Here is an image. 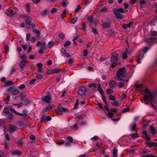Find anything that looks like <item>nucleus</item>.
<instances>
[{
	"mask_svg": "<svg viewBox=\"0 0 157 157\" xmlns=\"http://www.w3.org/2000/svg\"><path fill=\"white\" fill-rule=\"evenodd\" d=\"M126 68L123 67L120 69L117 72L116 75L117 76H121V77H124L125 76L124 72L125 71Z\"/></svg>",
	"mask_w": 157,
	"mask_h": 157,
	"instance_id": "4",
	"label": "nucleus"
},
{
	"mask_svg": "<svg viewBox=\"0 0 157 157\" xmlns=\"http://www.w3.org/2000/svg\"><path fill=\"white\" fill-rule=\"evenodd\" d=\"M74 59L72 58H70L68 59L67 61V63L68 64H70L73 62Z\"/></svg>",
	"mask_w": 157,
	"mask_h": 157,
	"instance_id": "58",
	"label": "nucleus"
},
{
	"mask_svg": "<svg viewBox=\"0 0 157 157\" xmlns=\"http://www.w3.org/2000/svg\"><path fill=\"white\" fill-rule=\"evenodd\" d=\"M148 50V48L147 47H145L143 49L142 51H139L137 53L136 55V61L138 63H140V61L143 57V53H146Z\"/></svg>",
	"mask_w": 157,
	"mask_h": 157,
	"instance_id": "2",
	"label": "nucleus"
},
{
	"mask_svg": "<svg viewBox=\"0 0 157 157\" xmlns=\"http://www.w3.org/2000/svg\"><path fill=\"white\" fill-rule=\"evenodd\" d=\"M14 82L11 80L7 81L5 83V86H11L14 84Z\"/></svg>",
	"mask_w": 157,
	"mask_h": 157,
	"instance_id": "20",
	"label": "nucleus"
},
{
	"mask_svg": "<svg viewBox=\"0 0 157 157\" xmlns=\"http://www.w3.org/2000/svg\"><path fill=\"white\" fill-rule=\"evenodd\" d=\"M118 54L116 52L113 53L111 57V61L112 63L111 64L112 68L115 67L117 65V62L118 60Z\"/></svg>",
	"mask_w": 157,
	"mask_h": 157,
	"instance_id": "3",
	"label": "nucleus"
},
{
	"mask_svg": "<svg viewBox=\"0 0 157 157\" xmlns=\"http://www.w3.org/2000/svg\"><path fill=\"white\" fill-rule=\"evenodd\" d=\"M17 129V126L15 125H13L9 127L7 129V130L9 132L13 133Z\"/></svg>",
	"mask_w": 157,
	"mask_h": 157,
	"instance_id": "8",
	"label": "nucleus"
},
{
	"mask_svg": "<svg viewBox=\"0 0 157 157\" xmlns=\"http://www.w3.org/2000/svg\"><path fill=\"white\" fill-rule=\"evenodd\" d=\"M118 86L119 88H121L125 86V83L123 82H119L118 83Z\"/></svg>",
	"mask_w": 157,
	"mask_h": 157,
	"instance_id": "34",
	"label": "nucleus"
},
{
	"mask_svg": "<svg viewBox=\"0 0 157 157\" xmlns=\"http://www.w3.org/2000/svg\"><path fill=\"white\" fill-rule=\"evenodd\" d=\"M19 58L21 59L25 60L27 58V56L25 54H24L21 56H20Z\"/></svg>",
	"mask_w": 157,
	"mask_h": 157,
	"instance_id": "60",
	"label": "nucleus"
},
{
	"mask_svg": "<svg viewBox=\"0 0 157 157\" xmlns=\"http://www.w3.org/2000/svg\"><path fill=\"white\" fill-rule=\"evenodd\" d=\"M105 4L103 0H100L98 5L99 6H102Z\"/></svg>",
	"mask_w": 157,
	"mask_h": 157,
	"instance_id": "47",
	"label": "nucleus"
},
{
	"mask_svg": "<svg viewBox=\"0 0 157 157\" xmlns=\"http://www.w3.org/2000/svg\"><path fill=\"white\" fill-rule=\"evenodd\" d=\"M52 70L53 71V74H57L60 72V69L59 68H56L53 69Z\"/></svg>",
	"mask_w": 157,
	"mask_h": 157,
	"instance_id": "23",
	"label": "nucleus"
},
{
	"mask_svg": "<svg viewBox=\"0 0 157 157\" xmlns=\"http://www.w3.org/2000/svg\"><path fill=\"white\" fill-rule=\"evenodd\" d=\"M131 126L132 131H135L136 128V123L133 122L131 124Z\"/></svg>",
	"mask_w": 157,
	"mask_h": 157,
	"instance_id": "27",
	"label": "nucleus"
},
{
	"mask_svg": "<svg viewBox=\"0 0 157 157\" xmlns=\"http://www.w3.org/2000/svg\"><path fill=\"white\" fill-rule=\"evenodd\" d=\"M113 12L115 14L116 17L117 18L122 19L123 18V15L118 12V10L117 9H113Z\"/></svg>",
	"mask_w": 157,
	"mask_h": 157,
	"instance_id": "9",
	"label": "nucleus"
},
{
	"mask_svg": "<svg viewBox=\"0 0 157 157\" xmlns=\"http://www.w3.org/2000/svg\"><path fill=\"white\" fill-rule=\"evenodd\" d=\"M139 136L138 135L137 133H133L131 135V138L132 139H135L137 138Z\"/></svg>",
	"mask_w": 157,
	"mask_h": 157,
	"instance_id": "25",
	"label": "nucleus"
},
{
	"mask_svg": "<svg viewBox=\"0 0 157 157\" xmlns=\"http://www.w3.org/2000/svg\"><path fill=\"white\" fill-rule=\"evenodd\" d=\"M117 149L116 148H114L113 151V156L112 157H117Z\"/></svg>",
	"mask_w": 157,
	"mask_h": 157,
	"instance_id": "19",
	"label": "nucleus"
},
{
	"mask_svg": "<svg viewBox=\"0 0 157 157\" xmlns=\"http://www.w3.org/2000/svg\"><path fill=\"white\" fill-rule=\"evenodd\" d=\"M58 109L60 114H62L63 113H65L68 111L67 109L62 107L61 105H59L58 106Z\"/></svg>",
	"mask_w": 157,
	"mask_h": 157,
	"instance_id": "6",
	"label": "nucleus"
},
{
	"mask_svg": "<svg viewBox=\"0 0 157 157\" xmlns=\"http://www.w3.org/2000/svg\"><path fill=\"white\" fill-rule=\"evenodd\" d=\"M31 36V34L29 33H27L26 34V40L27 41H29V40L30 37Z\"/></svg>",
	"mask_w": 157,
	"mask_h": 157,
	"instance_id": "36",
	"label": "nucleus"
},
{
	"mask_svg": "<svg viewBox=\"0 0 157 157\" xmlns=\"http://www.w3.org/2000/svg\"><path fill=\"white\" fill-rule=\"evenodd\" d=\"M4 136H5V138L8 141H9L10 140V138L9 137V136L8 135V134L7 133H4Z\"/></svg>",
	"mask_w": 157,
	"mask_h": 157,
	"instance_id": "43",
	"label": "nucleus"
},
{
	"mask_svg": "<svg viewBox=\"0 0 157 157\" xmlns=\"http://www.w3.org/2000/svg\"><path fill=\"white\" fill-rule=\"evenodd\" d=\"M83 54L85 56H86L88 54V51L87 49H84L83 52Z\"/></svg>",
	"mask_w": 157,
	"mask_h": 157,
	"instance_id": "44",
	"label": "nucleus"
},
{
	"mask_svg": "<svg viewBox=\"0 0 157 157\" xmlns=\"http://www.w3.org/2000/svg\"><path fill=\"white\" fill-rule=\"evenodd\" d=\"M57 11V9L56 8H52L50 11V12L51 13H55Z\"/></svg>",
	"mask_w": 157,
	"mask_h": 157,
	"instance_id": "50",
	"label": "nucleus"
},
{
	"mask_svg": "<svg viewBox=\"0 0 157 157\" xmlns=\"http://www.w3.org/2000/svg\"><path fill=\"white\" fill-rule=\"evenodd\" d=\"M130 110V108L129 107H128L127 108H125L124 109L122 110V113H124L126 112H128Z\"/></svg>",
	"mask_w": 157,
	"mask_h": 157,
	"instance_id": "51",
	"label": "nucleus"
},
{
	"mask_svg": "<svg viewBox=\"0 0 157 157\" xmlns=\"http://www.w3.org/2000/svg\"><path fill=\"white\" fill-rule=\"evenodd\" d=\"M42 100L46 103L49 104L51 103L52 97L49 96H45L43 98Z\"/></svg>",
	"mask_w": 157,
	"mask_h": 157,
	"instance_id": "7",
	"label": "nucleus"
},
{
	"mask_svg": "<svg viewBox=\"0 0 157 157\" xmlns=\"http://www.w3.org/2000/svg\"><path fill=\"white\" fill-rule=\"evenodd\" d=\"M25 87V86L24 84H21L18 87V88L20 89H22Z\"/></svg>",
	"mask_w": 157,
	"mask_h": 157,
	"instance_id": "64",
	"label": "nucleus"
},
{
	"mask_svg": "<svg viewBox=\"0 0 157 157\" xmlns=\"http://www.w3.org/2000/svg\"><path fill=\"white\" fill-rule=\"evenodd\" d=\"M111 104L112 105H115L116 106H119L120 105L118 102L116 101V100H114V101H111Z\"/></svg>",
	"mask_w": 157,
	"mask_h": 157,
	"instance_id": "30",
	"label": "nucleus"
},
{
	"mask_svg": "<svg viewBox=\"0 0 157 157\" xmlns=\"http://www.w3.org/2000/svg\"><path fill=\"white\" fill-rule=\"evenodd\" d=\"M109 87L112 88H115L117 85L116 82L112 80L109 81Z\"/></svg>",
	"mask_w": 157,
	"mask_h": 157,
	"instance_id": "12",
	"label": "nucleus"
},
{
	"mask_svg": "<svg viewBox=\"0 0 157 157\" xmlns=\"http://www.w3.org/2000/svg\"><path fill=\"white\" fill-rule=\"evenodd\" d=\"M81 9V7L79 5H78L75 10V12H76L79 11Z\"/></svg>",
	"mask_w": 157,
	"mask_h": 157,
	"instance_id": "61",
	"label": "nucleus"
},
{
	"mask_svg": "<svg viewBox=\"0 0 157 157\" xmlns=\"http://www.w3.org/2000/svg\"><path fill=\"white\" fill-rule=\"evenodd\" d=\"M36 78H33L29 82V83L31 84H33L36 81Z\"/></svg>",
	"mask_w": 157,
	"mask_h": 157,
	"instance_id": "55",
	"label": "nucleus"
},
{
	"mask_svg": "<svg viewBox=\"0 0 157 157\" xmlns=\"http://www.w3.org/2000/svg\"><path fill=\"white\" fill-rule=\"evenodd\" d=\"M97 87L98 90L99 92L101 94V95L104 94V91L102 89L101 85L100 83H98L97 84Z\"/></svg>",
	"mask_w": 157,
	"mask_h": 157,
	"instance_id": "13",
	"label": "nucleus"
},
{
	"mask_svg": "<svg viewBox=\"0 0 157 157\" xmlns=\"http://www.w3.org/2000/svg\"><path fill=\"white\" fill-rule=\"evenodd\" d=\"M6 14L8 16L10 17H13L15 14V13L14 12V11L12 10L8 12H6Z\"/></svg>",
	"mask_w": 157,
	"mask_h": 157,
	"instance_id": "17",
	"label": "nucleus"
},
{
	"mask_svg": "<svg viewBox=\"0 0 157 157\" xmlns=\"http://www.w3.org/2000/svg\"><path fill=\"white\" fill-rule=\"evenodd\" d=\"M36 77L37 79L40 80L42 79L44 77L43 75L40 74L37 75Z\"/></svg>",
	"mask_w": 157,
	"mask_h": 157,
	"instance_id": "39",
	"label": "nucleus"
},
{
	"mask_svg": "<svg viewBox=\"0 0 157 157\" xmlns=\"http://www.w3.org/2000/svg\"><path fill=\"white\" fill-rule=\"evenodd\" d=\"M108 11V8L105 6L103 7L100 10V11L101 12H107Z\"/></svg>",
	"mask_w": 157,
	"mask_h": 157,
	"instance_id": "32",
	"label": "nucleus"
},
{
	"mask_svg": "<svg viewBox=\"0 0 157 157\" xmlns=\"http://www.w3.org/2000/svg\"><path fill=\"white\" fill-rule=\"evenodd\" d=\"M22 112L23 114H25L24 115L25 117H26L28 115L27 113L28 112V111L27 109H23Z\"/></svg>",
	"mask_w": 157,
	"mask_h": 157,
	"instance_id": "41",
	"label": "nucleus"
},
{
	"mask_svg": "<svg viewBox=\"0 0 157 157\" xmlns=\"http://www.w3.org/2000/svg\"><path fill=\"white\" fill-rule=\"evenodd\" d=\"M19 91L17 89H14L11 92V94L13 95H18L19 93Z\"/></svg>",
	"mask_w": 157,
	"mask_h": 157,
	"instance_id": "14",
	"label": "nucleus"
},
{
	"mask_svg": "<svg viewBox=\"0 0 157 157\" xmlns=\"http://www.w3.org/2000/svg\"><path fill=\"white\" fill-rule=\"evenodd\" d=\"M7 118L8 119L12 120L13 119V117L12 114H10L7 116Z\"/></svg>",
	"mask_w": 157,
	"mask_h": 157,
	"instance_id": "49",
	"label": "nucleus"
},
{
	"mask_svg": "<svg viewBox=\"0 0 157 157\" xmlns=\"http://www.w3.org/2000/svg\"><path fill=\"white\" fill-rule=\"evenodd\" d=\"M71 44V42L70 41H67L65 42L64 44V46L65 47L68 46L70 45Z\"/></svg>",
	"mask_w": 157,
	"mask_h": 157,
	"instance_id": "37",
	"label": "nucleus"
},
{
	"mask_svg": "<svg viewBox=\"0 0 157 157\" xmlns=\"http://www.w3.org/2000/svg\"><path fill=\"white\" fill-rule=\"evenodd\" d=\"M66 139L69 140L70 142L71 143H72L73 141V138L71 136L67 137L66 138Z\"/></svg>",
	"mask_w": 157,
	"mask_h": 157,
	"instance_id": "59",
	"label": "nucleus"
},
{
	"mask_svg": "<svg viewBox=\"0 0 157 157\" xmlns=\"http://www.w3.org/2000/svg\"><path fill=\"white\" fill-rule=\"evenodd\" d=\"M107 114L108 116L111 118H113L114 115V113L111 112L110 111V110H109V111H108Z\"/></svg>",
	"mask_w": 157,
	"mask_h": 157,
	"instance_id": "28",
	"label": "nucleus"
},
{
	"mask_svg": "<svg viewBox=\"0 0 157 157\" xmlns=\"http://www.w3.org/2000/svg\"><path fill=\"white\" fill-rule=\"evenodd\" d=\"M21 46L24 50H26L28 48V46L25 44H22Z\"/></svg>",
	"mask_w": 157,
	"mask_h": 157,
	"instance_id": "63",
	"label": "nucleus"
},
{
	"mask_svg": "<svg viewBox=\"0 0 157 157\" xmlns=\"http://www.w3.org/2000/svg\"><path fill=\"white\" fill-rule=\"evenodd\" d=\"M150 130L151 131V133L154 135L155 134L156 131L155 129V128L153 125H151L150 128Z\"/></svg>",
	"mask_w": 157,
	"mask_h": 157,
	"instance_id": "22",
	"label": "nucleus"
},
{
	"mask_svg": "<svg viewBox=\"0 0 157 157\" xmlns=\"http://www.w3.org/2000/svg\"><path fill=\"white\" fill-rule=\"evenodd\" d=\"M10 96H7L5 98V103L6 104H8V102L10 101Z\"/></svg>",
	"mask_w": 157,
	"mask_h": 157,
	"instance_id": "42",
	"label": "nucleus"
},
{
	"mask_svg": "<svg viewBox=\"0 0 157 157\" xmlns=\"http://www.w3.org/2000/svg\"><path fill=\"white\" fill-rule=\"evenodd\" d=\"M71 143L68 142V141L65 142L64 144L66 146H69L71 145Z\"/></svg>",
	"mask_w": 157,
	"mask_h": 157,
	"instance_id": "53",
	"label": "nucleus"
},
{
	"mask_svg": "<svg viewBox=\"0 0 157 157\" xmlns=\"http://www.w3.org/2000/svg\"><path fill=\"white\" fill-rule=\"evenodd\" d=\"M54 107V105L53 104L49 105L43 109V110L42 111V112L43 113H46L48 110H49L52 109Z\"/></svg>",
	"mask_w": 157,
	"mask_h": 157,
	"instance_id": "10",
	"label": "nucleus"
},
{
	"mask_svg": "<svg viewBox=\"0 0 157 157\" xmlns=\"http://www.w3.org/2000/svg\"><path fill=\"white\" fill-rule=\"evenodd\" d=\"M12 153V155L14 156L15 155H17L18 156L20 155L21 154V152L18 151L16 150L13 151H11L10 152Z\"/></svg>",
	"mask_w": 157,
	"mask_h": 157,
	"instance_id": "16",
	"label": "nucleus"
},
{
	"mask_svg": "<svg viewBox=\"0 0 157 157\" xmlns=\"http://www.w3.org/2000/svg\"><path fill=\"white\" fill-rule=\"evenodd\" d=\"M144 92L146 94L148 95H145L143 97V99L144 101L147 100L149 99H150L151 102V105L155 109H157V106L155 107L154 105L152 103L154 102L155 101L154 98V94L150 92L149 89L146 88L144 90Z\"/></svg>",
	"mask_w": 157,
	"mask_h": 157,
	"instance_id": "1",
	"label": "nucleus"
},
{
	"mask_svg": "<svg viewBox=\"0 0 157 157\" xmlns=\"http://www.w3.org/2000/svg\"><path fill=\"white\" fill-rule=\"evenodd\" d=\"M15 105L17 106L18 108H19L22 106L23 103L22 102H20L18 104H15Z\"/></svg>",
	"mask_w": 157,
	"mask_h": 157,
	"instance_id": "52",
	"label": "nucleus"
},
{
	"mask_svg": "<svg viewBox=\"0 0 157 157\" xmlns=\"http://www.w3.org/2000/svg\"><path fill=\"white\" fill-rule=\"evenodd\" d=\"M3 112L6 114H8L9 113V110L7 108L5 107L4 109Z\"/></svg>",
	"mask_w": 157,
	"mask_h": 157,
	"instance_id": "35",
	"label": "nucleus"
},
{
	"mask_svg": "<svg viewBox=\"0 0 157 157\" xmlns=\"http://www.w3.org/2000/svg\"><path fill=\"white\" fill-rule=\"evenodd\" d=\"M128 48H126L124 53L122 55L123 58V59H126L128 57L127 54L128 53Z\"/></svg>",
	"mask_w": 157,
	"mask_h": 157,
	"instance_id": "15",
	"label": "nucleus"
},
{
	"mask_svg": "<svg viewBox=\"0 0 157 157\" xmlns=\"http://www.w3.org/2000/svg\"><path fill=\"white\" fill-rule=\"evenodd\" d=\"M78 102H79V100L77 99L76 101L75 104V105L74 106V108L75 109H76L78 107Z\"/></svg>",
	"mask_w": 157,
	"mask_h": 157,
	"instance_id": "57",
	"label": "nucleus"
},
{
	"mask_svg": "<svg viewBox=\"0 0 157 157\" xmlns=\"http://www.w3.org/2000/svg\"><path fill=\"white\" fill-rule=\"evenodd\" d=\"M54 44V42L53 41H49L48 44V47L50 48H51Z\"/></svg>",
	"mask_w": 157,
	"mask_h": 157,
	"instance_id": "26",
	"label": "nucleus"
},
{
	"mask_svg": "<svg viewBox=\"0 0 157 157\" xmlns=\"http://www.w3.org/2000/svg\"><path fill=\"white\" fill-rule=\"evenodd\" d=\"M40 48L43 49L44 50L46 48V43L44 42H42Z\"/></svg>",
	"mask_w": 157,
	"mask_h": 157,
	"instance_id": "33",
	"label": "nucleus"
},
{
	"mask_svg": "<svg viewBox=\"0 0 157 157\" xmlns=\"http://www.w3.org/2000/svg\"><path fill=\"white\" fill-rule=\"evenodd\" d=\"M150 33L152 36L157 35V31H150Z\"/></svg>",
	"mask_w": 157,
	"mask_h": 157,
	"instance_id": "46",
	"label": "nucleus"
},
{
	"mask_svg": "<svg viewBox=\"0 0 157 157\" xmlns=\"http://www.w3.org/2000/svg\"><path fill=\"white\" fill-rule=\"evenodd\" d=\"M86 90L85 88L82 87H81L79 88V89L78 91V94L80 95H82L86 92Z\"/></svg>",
	"mask_w": 157,
	"mask_h": 157,
	"instance_id": "11",
	"label": "nucleus"
},
{
	"mask_svg": "<svg viewBox=\"0 0 157 157\" xmlns=\"http://www.w3.org/2000/svg\"><path fill=\"white\" fill-rule=\"evenodd\" d=\"M99 139L98 137L97 136H94V137L91 138V140H97Z\"/></svg>",
	"mask_w": 157,
	"mask_h": 157,
	"instance_id": "54",
	"label": "nucleus"
},
{
	"mask_svg": "<svg viewBox=\"0 0 157 157\" xmlns=\"http://www.w3.org/2000/svg\"><path fill=\"white\" fill-rule=\"evenodd\" d=\"M66 10H64L62 13L61 14V16L62 18H63L65 17L66 16Z\"/></svg>",
	"mask_w": 157,
	"mask_h": 157,
	"instance_id": "45",
	"label": "nucleus"
},
{
	"mask_svg": "<svg viewBox=\"0 0 157 157\" xmlns=\"http://www.w3.org/2000/svg\"><path fill=\"white\" fill-rule=\"evenodd\" d=\"M101 25L104 28H107L110 26V25L109 23L104 22Z\"/></svg>",
	"mask_w": 157,
	"mask_h": 157,
	"instance_id": "24",
	"label": "nucleus"
},
{
	"mask_svg": "<svg viewBox=\"0 0 157 157\" xmlns=\"http://www.w3.org/2000/svg\"><path fill=\"white\" fill-rule=\"evenodd\" d=\"M97 84L95 83H92V87H94L93 89L94 90H96L97 87Z\"/></svg>",
	"mask_w": 157,
	"mask_h": 157,
	"instance_id": "62",
	"label": "nucleus"
},
{
	"mask_svg": "<svg viewBox=\"0 0 157 157\" xmlns=\"http://www.w3.org/2000/svg\"><path fill=\"white\" fill-rule=\"evenodd\" d=\"M61 51L65 56L67 57H70V56L68 55V54L66 51L65 49L63 48H62L61 50Z\"/></svg>",
	"mask_w": 157,
	"mask_h": 157,
	"instance_id": "21",
	"label": "nucleus"
},
{
	"mask_svg": "<svg viewBox=\"0 0 157 157\" xmlns=\"http://www.w3.org/2000/svg\"><path fill=\"white\" fill-rule=\"evenodd\" d=\"M33 32L36 35L37 37H39L40 36V31L39 29H34L33 30Z\"/></svg>",
	"mask_w": 157,
	"mask_h": 157,
	"instance_id": "18",
	"label": "nucleus"
},
{
	"mask_svg": "<svg viewBox=\"0 0 157 157\" xmlns=\"http://www.w3.org/2000/svg\"><path fill=\"white\" fill-rule=\"evenodd\" d=\"M72 129L74 130H76L78 129V124H75L71 126Z\"/></svg>",
	"mask_w": 157,
	"mask_h": 157,
	"instance_id": "29",
	"label": "nucleus"
},
{
	"mask_svg": "<svg viewBox=\"0 0 157 157\" xmlns=\"http://www.w3.org/2000/svg\"><path fill=\"white\" fill-rule=\"evenodd\" d=\"M48 11L47 10H45L42 11L41 13V16L42 17H44L46 15Z\"/></svg>",
	"mask_w": 157,
	"mask_h": 157,
	"instance_id": "38",
	"label": "nucleus"
},
{
	"mask_svg": "<svg viewBox=\"0 0 157 157\" xmlns=\"http://www.w3.org/2000/svg\"><path fill=\"white\" fill-rule=\"evenodd\" d=\"M78 18L77 17H75L71 20V23L72 24H75L77 21Z\"/></svg>",
	"mask_w": 157,
	"mask_h": 157,
	"instance_id": "31",
	"label": "nucleus"
},
{
	"mask_svg": "<svg viewBox=\"0 0 157 157\" xmlns=\"http://www.w3.org/2000/svg\"><path fill=\"white\" fill-rule=\"evenodd\" d=\"M28 63V61L25 60H21L19 63L21 71H22L24 69L25 67Z\"/></svg>",
	"mask_w": 157,
	"mask_h": 157,
	"instance_id": "5",
	"label": "nucleus"
},
{
	"mask_svg": "<svg viewBox=\"0 0 157 157\" xmlns=\"http://www.w3.org/2000/svg\"><path fill=\"white\" fill-rule=\"evenodd\" d=\"M109 99L110 100L114 101L115 100V98L112 95L109 96Z\"/></svg>",
	"mask_w": 157,
	"mask_h": 157,
	"instance_id": "56",
	"label": "nucleus"
},
{
	"mask_svg": "<svg viewBox=\"0 0 157 157\" xmlns=\"http://www.w3.org/2000/svg\"><path fill=\"white\" fill-rule=\"evenodd\" d=\"M40 121L41 122H46V118L45 116L42 115L40 118Z\"/></svg>",
	"mask_w": 157,
	"mask_h": 157,
	"instance_id": "40",
	"label": "nucleus"
},
{
	"mask_svg": "<svg viewBox=\"0 0 157 157\" xmlns=\"http://www.w3.org/2000/svg\"><path fill=\"white\" fill-rule=\"evenodd\" d=\"M113 93V91L110 88L107 89L106 90V93L108 94H112Z\"/></svg>",
	"mask_w": 157,
	"mask_h": 157,
	"instance_id": "48",
	"label": "nucleus"
}]
</instances>
